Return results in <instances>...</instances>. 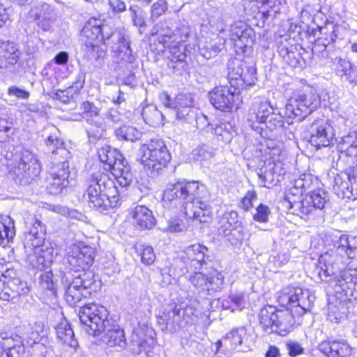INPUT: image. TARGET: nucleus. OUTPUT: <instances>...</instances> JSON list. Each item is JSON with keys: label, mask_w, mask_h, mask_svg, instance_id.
Here are the masks:
<instances>
[{"label": "nucleus", "mask_w": 357, "mask_h": 357, "mask_svg": "<svg viewBox=\"0 0 357 357\" xmlns=\"http://www.w3.org/2000/svg\"><path fill=\"white\" fill-rule=\"evenodd\" d=\"M285 346L288 351V354L291 357H296L301 354H304V348L301 346V344L294 340H287L285 342Z\"/></svg>", "instance_id": "62"}, {"label": "nucleus", "mask_w": 357, "mask_h": 357, "mask_svg": "<svg viewBox=\"0 0 357 357\" xmlns=\"http://www.w3.org/2000/svg\"><path fill=\"white\" fill-rule=\"evenodd\" d=\"M79 319L86 332L92 336H98L105 333L103 342L109 347L126 344L124 331L108 318L109 312L106 307L96 303H88L80 307Z\"/></svg>", "instance_id": "1"}, {"label": "nucleus", "mask_w": 357, "mask_h": 357, "mask_svg": "<svg viewBox=\"0 0 357 357\" xmlns=\"http://www.w3.org/2000/svg\"><path fill=\"white\" fill-rule=\"evenodd\" d=\"M45 145L46 152L51 154V162L55 163V158L57 157L58 163L68 162L71 158L70 152L64 147L63 140L60 137V133L56 128H51L50 130L45 135Z\"/></svg>", "instance_id": "18"}, {"label": "nucleus", "mask_w": 357, "mask_h": 357, "mask_svg": "<svg viewBox=\"0 0 357 357\" xmlns=\"http://www.w3.org/2000/svg\"><path fill=\"white\" fill-rule=\"evenodd\" d=\"M162 100L165 107L174 110L178 119L189 121L195 118L196 110L192 94L181 93L174 99H172L168 94H165Z\"/></svg>", "instance_id": "13"}, {"label": "nucleus", "mask_w": 357, "mask_h": 357, "mask_svg": "<svg viewBox=\"0 0 357 357\" xmlns=\"http://www.w3.org/2000/svg\"><path fill=\"white\" fill-rule=\"evenodd\" d=\"M245 335L246 330L244 327L236 328L228 333L224 339L230 341L231 345L238 346L242 344Z\"/></svg>", "instance_id": "55"}, {"label": "nucleus", "mask_w": 357, "mask_h": 357, "mask_svg": "<svg viewBox=\"0 0 357 357\" xmlns=\"http://www.w3.org/2000/svg\"><path fill=\"white\" fill-rule=\"evenodd\" d=\"M130 17L135 26L142 28L146 26L145 13L137 6H131L129 8Z\"/></svg>", "instance_id": "58"}, {"label": "nucleus", "mask_w": 357, "mask_h": 357, "mask_svg": "<svg viewBox=\"0 0 357 357\" xmlns=\"http://www.w3.org/2000/svg\"><path fill=\"white\" fill-rule=\"evenodd\" d=\"M280 54L289 65L296 66L298 63V59L296 56L297 54L292 50H289L287 47H282Z\"/></svg>", "instance_id": "64"}, {"label": "nucleus", "mask_w": 357, "mask_h": 357, "mask_svg": "<svg viewBox=\"0 0 357 357\" xmlns=\"http://www.w3.org/2000/svg\"><path fill=\"white\" fill-rule=\"evenodd\" d=\"M277 310L273 306L268 305L261 310L259 320L265 332L271 333L272 326H274L277 321Z\"/></svg>", "instance_id": "40"}, {"label": "nucleus", "mask_w": 357, "mask_h": 357, "mask_svg": "<svg viewBox=\"0 0 357 357\" xmlns=\"http://www.w3.org/2000/svg\"><path fill=\"white\" fill-rule=\"evenodd\" d=\"M192 153L195 160H208L213 157L214 149L209 144H202L194 149Z\"/></svg>", "instance_id": "52"}, {"label": "nucleus", "mask_w": 357, "mask_h": 357, "mask_svg": "<svg viewBox=\"0 0 357 357\" xmlns=\"http://www.w3.org/2000/svg\"><path fill=\"white\" fill-rule=\"evenodd\" d=\"M309 135L308 142L317 149L329 146L335 135L333 128L324 119L314 121L311 124Z\"/></svg>", "instance_id": "17"}, {"label": "nucleus", "mask_w": 357, "mask_h": 357, "mask_svg": "<svg viewBox=\"0 0 357 357\" xmlns=\"http://www.w3.org/2000/svg\"><path fill=\"white\" fill-rule=\"evenodd\" d=\"M190 38H194L192 29L188 25L182 24L174 31L172 45H176L177 47H179L181 45L182 47H186L185 49L181 50V52L185 53V51L189 45L184 43H185Z\"/></svg>", "instance_id": "41"}, {"label": "nucleus", "mask_w": 357, "mask_h": 357, "mask_svg": "<svg viewBox=\"0 0 357 357\" xmlns=\"http://www.w3.org/2000/svg\"><path fill=\"white\" fill-rule=\"evenodd\" d=\"M100 160L111 171L117 183L121 188L130 185L133 180L130 166L123 155L116 149L109 146L98 150Z\"/></svg>", "instance_id": "7"}, {"label": "nucleus", "mask_w": 357, "mask_h": 357, "mask_svg": "<svg viewBox=\"0 0 357 357\" xmlns=\"http://www.w3.org/2000/svg\"><path fill=\"white\" fill-rule=\"evenodd\" d=\"M54 14L55 13L51 6L42 1L35 3L31 6L29 12L30 17L35 20H39Z\"/></svg>", "instance_id": "48"}, {"label": "nucleus", "mask_w": 357, "mask_h": 357, "mask_svg": "<svg viewBox=\"0 0 357 357\" xmlns=\"http://www.w3.org/2000/svg\"><path fill=\"white\" fill-rule=\"evenodd\" d=\"M230 86H219L215 87L208 93L211 103L213 107L222 112H230L238 105L239 91L237 87L229 81Z\"/></svg>", "instance_id": "14"}, {"label": "nucleus", "mask_w": 357, "mask_h": 357, "mask_svg": "<svg viewBox=\"0 0 357 357\" xmlns=\"http://www.w3.org/2000/svg\"><path fill=\"white\" fill-rule=\"evenodd\" d=\"M328 201V193L322 189L314 190L304 198V208L302 209L301 217L310 213L314 208L323 209Z\"/></svg>", "instance_id": "28"}, {"label": "nucleus", "mask_w": 357, "mask_h": 357, "mask_svg": "<svg viewBox=\"0 0 357 357\" xmlns=\"http://www.w3.org/2000/svg\"><path fill=\"white\" fill-rule=\"evenodd\" d=\"M169 25V21H161L153 26L151 33L158 36L159 42L162 43L164 47L170 49L171 57L168 62V67L172 69V73L180 75L188 68L186 55L181 52V50L185 49L186 47L181 45L177 47L176 45H172L174 31Z\"/></svg>", "instance_id": "6"}, {"label": "nucleus", "mask_w": 357, "mask_h": 357, "mask_svg": "<svg viewBox=\"0 0 357 357\" xmlns=\"http://www.w3.org/2000/svg\"><path fill=\"white\" fill-rule=\"evenodd\" d=\"M341 151L349 157H353L357 161V132L349 133L342 139Z\"/></svg>", "instance_id": "47"}, {"label": "nucleus", "mask_w": 357, "mask_h": 357, "mask_svg": "<svg viewBox=\"0 0 357 357\" xmlns=\"http://www.w3.org/2000/svg\"><path fill=\"white\" fill-rule=\"evenodd\" d=\"M188 205L181 206L184 214L188 218H192L197 223H208L212 220V208L208 203L200 202L199 204L192 205L191 211L188 210Z\"/></svg>", "instance_id": "29"}, {"label": "nucleus", "mask_w": 357, "mask_h": 357, "mask_svg": "<svg viewBox=\"0 0 357 357\" xmlns=\"http://www.w3.org/2000/svg\"><path fill=\"white\" fill-rule=\"evenodd\" d=\"M75 273V274H71L69 272L68 275L70 278L73 277L83 289L91 288V286L95 282V274L91 269H77Z\"/></svg>", "instance_id": "45"}, {"label": "nucleus", "mask_w": 357, "mask_h": 357, "mask_svg": "<svg viewBox=\"0 0 357 357\" xmlns=\"http://www.w3.org/2000/svg\"><path fill=\"white\" fill-rule=\"evenodd\" d=\"M261 4L259 14L261 20L265 23L268 20H274L285 6V1L282 0H257Z\"/></svg>", "instance_id": "30"}, {"label": "nucleus", "mask_w": 357, "mask_h": 357, "mask_svg": "<svg viewBox=\"0 0 357 357\" xmlns=\"http://www.w3.org/2000/svg\"><path fill=\"white\" fill-rule=\"evenodd\" d=\"M81 113L79 116L86 123L102 119L100 109L96 105L89 101H84L80 105Z\"/></svg>", "instance_id": "43"}, {"label": "nucleus", "mask_w": 357, "mask_h": 357, "mask_svg": "<svg viewBox=\"0 0 357 357\" xmlns=\"http://www.w3.org/2000/svg\"><path fill=\"white\" fill-rule=\"evenodd\" d=\"M142 116L145 123L152 127L163 126L164 116L153 105H146L143 107Z\"/></svg>", "instance_id": "39"}, {"label": "nucleus", "mask_w": 357, "mask_h": 357, "mask_svg": "<svg viewBox=\"0 0 357 357\" xmlns=\"http://www.w3.org/2000/svg\"><path fill=\"white\" fill-rule=\"evenodd\" d=\"M54 273L52 269L46 271L40 275V280L43 284H45V287L55 292V287L57 282L61 280V283L66 288V300L70 305H75L82 300L83 294L82 292V287L79 285L74 278L71 282L70 276H67L60 269H55Z\"/></svg>", "instance_id": "10"}, {"label": "nucleus", "mask_w": 357, "mask_h": 357, "mask_svg": "<svg viewBox=\"0 0 357 357\" xmlns=\"http://www.w3.org/2000/svg\"><path fill=\"white\" fill-rule=\"evenodd\" d=\"M199 54L206 59H210L215 57L220 51L219 45L210 43H202L200 41L198 44Z\"/></svg>", "instance_id": "51"}, {"label": "nucleus", "mask_w": 357, "mask_h": 357, "mask_svg": "<svg viewBox=\"0 0 357 357\" xmlns=\"http://www.w3.org/2000/svg\"><path fill=\"white\" fill-rule=\"evenodd\" d=\"M124 114L116 108L109 109L104 114L102 119L105 121V126H109L111 123H119L123 121Z\"/></svg>", "instance_id": "56"}, {"label": "nucleus", "mask_w": 357, "mask_h": 357, "mask_svg": "<svg viewBox=\"0 0 357 357\" xmlns=\"http://www.w3.org/2000/svg\"><path fill=\"white\" fill-rule=\"evenodd\" d=\"M230 40L233 41L236 49L241 50L246 52L247 49L250 47L255 40L254 30L247 24L239 22L231 25L230 29Z\"/></svg>", "instance_id": "21"}, {"label": "nucleus", "mask_w": 357, "mask_h": 357, "mask_svg": "<svg viewBox=\"0 0 357 357\" xmlns=\"http://www.w3.org/2000/svg\"><path fill=\"white\" fill-rule=\"evenodd\" d=\"M302 100L305 103V107H307V109L311 114L321 105V99L319 96L312 91L309 92H302Z\"/></svg>", "instance_id": "50"}, {"label": "nucleus", "mask_w": 357, "mask_h": 357, "mask_svg": "<svg viewBox=\"0 0 357 357\" xmlns=\"http://www.w3.org/2000/svg\"><path fill=\"white\" fill-rule=\"evenodd\" d=\"M26 224L28 225L27 231L24 234V248L32 250L43 245L46 236V226L36 218H32Z\"/></svg>", "instance_id": "22"}, {"label": "nucleus", "mask_w": 357, "mask_h": 357, "mask_svg": "<svg viewBox=\"0 0 357 357\" xmlns=\"http://www.w3.org/2000/svg\"><path fill=\"white\" fill-rule=\"evenodd\" d=\"M86 185L91 207L105 211L117 206L119 190L107 174L101 172L93 173L86 178Z\"/></svg>", "instance_id": "2"}, {"label": "nucleus", "mask_w": 357, "mask_h": 357, "mask_svg": "<svg viewBox=\"0 0 357 357\" xmlns=\"http://www.w3.org/2000/svg\"><path fill=\"white\" fill-rule=\"evenodd\" d=\"M75 96H77L78 93L74 89V87H69L66 90H58L54 94V98L59 101L67 104L74 102Z\"/></svg>", "instance_id": "57"}, {"label": "nucleus", "mask_w": 357, "mask_h": 357, "mask_svg": "<svg viewBox=\"0 0 357 357\" xmlns=\"http://www.w3.org/2000/svg\"><path fill=\"white\" fill-rule=\"evenodd\" d=\"M339 31V26L331 24V30L329 33V36L325 38H320L317 39L312 49L313 54H321L323 58H327L328 53L327 47L332 43H335Z\"/></svg>", "instance_id": "35"}, {"label": "nucleus", "mask_w": 357, "mask_h": 357, "mask_svg": "<svg viewBox=\"0 0 357 357\" xmlns=\"http://www.w3.org/2000/svg\"><path fill=\"white\" fill-rule=\"evenodd\" d=\"M257 174L263 187L270 188L279 182L280 174L276 171V165L271 160L264 162V165L257 170Z\"/></svg>", "instance_id": "32"}, {"label": "nucleus", "mask_w": 357, "mask_h": 357, "mask_svg": "<svg viewBox=\"0 0 357 357\" xmlns=\"http://www.w3.org/2000/svg\"><path fill=\"white\" fill-rule=\"evenodd\" d=\"M335 247L339 254H345L349 259L357 257V236L342 234L335 242Z\"/></svg>", "instance_id": "33"}, {"label": "nucleus", "mask_w": 357, "mask_h": 357, "mask_svg": "<svg viewBox=\"0 0 357 357\" xmlns=\"http://www.w3.org/2000/svg\"><path fill=\"white\" fill-rule=\"evenodd\" d=\"M94 260V250L84 245H74L72 251L64 258L65 266L71 268L91 266Z\"/></svg>", "instance_id": "20"}, {"label": "nucleus", "mask_w": 357, "mask_h": 357, "mask_svg": "<svg viewBox=\"0 0 357 357\" xmlns=\"http://www.w3.org/2000/svg\"><path fill=\"white\" fill-rule=\"evenodd\" d=\"M310 114L307 107L302 100L301 91L295 92L288 99L285 106L286 121L288 124L293 123V119L301 121Z\"/></svg>", "instance_id": "23"}, {"label": "nucleus", "mask_w": 357, "mask_h": 357, "mask_svg": "<svg viewBox=\"0 0 357 357\" xmlns=\"http://www.w3.org/2000/svg\"><path fill=\"white\" fill-rule=\"evenodd\" d=\"M110 27L107 25H100L96 19H91L85 23L81 31V40L82 43L89 42L100 43L106 42V36L108 35Z\"/></svg>", "instance_id": "24"}, {"label": "nucleus", "mask_w": 357, "mask_h": 357, "mask_svg": "<svg viewBox=\"0 0 357 357\" xmlns=\"http://www.w3.org/2000/svg\"><path fill=\"white\" fill-rule=\"evenodd\" d=\"M20 52L17 45L10 41H3L0 44V68H6L18 61Z\"/></svg>", "instance_id": "31"}, {"label": "nucleus", "mask_w": 357, "mask_h": 357, "mask_svg": "<svg viewBox=\"0 0 357 357\" xmlns=\"http://www.w3.org/2000/svg\"><path fill=\"white\" fill-rule=\"evenodd\" d=\"M303 194V189L289 188L287 191L284 200L289 204V209H292V213L300 216L302 209L305 207L304 199H300L301 196Z\"/></svg>", "instance_id": "36"}, {"label": "nucleus", "mask_w": 357, "mask_h": 357, "mask_svg": "<svg viewBox=\"0 0 357 357\" xmlns=\"http://www.w3.org/2000/svg\"><path fill=\"white\" fill-rule=\"evenodd\" d=\"M270 213L271 211L269 207L263 204H260L256 208V213L253 215V219L259 222H267Z\"/></svg>", "instance_id": "60"}, {"label": "nucleus", "mask_w": 357, "mask_h": 357, "mask_svg": "<svg viewBox=\"0 0 357 357\" xmlns=\"http://www.w3.org/2000/svg\"><path fill=\"white\" fill-rule=\"evenodd\" d=\"M165 197L170 201H175V204L184 205L199 204L200 202L208 203L210 193L204 185L197 182H177L165 192Z\"/></svg>", "instance_id": "5"}, {"label": "nucleus", "mask_w": 357, "mask_h": 357, "mask_svg": "<svg viewBox=\"0 0 357 357\" xmlns=\"http://www.w3.org/2000/svg\"><path fill=\"white\" fill-rule=\"evenodd\" d=\"M55 163H52L50 169V177L47 178V190L50 194L58 195L62 192L70 184L69 162L58 163L57 157Z\"/></svg>", "instance_id": "15"}, {"label": "nucleus", "mask_w": 357, "mask_h": 357, "mask_svg": "<svg viewBox=\"0 0 357 357\" xmlns=\"http://www.w3.org/2000/svg\"><path fill=\"white\" fill-rule=\"evenodd\" d=\"M181 310V304L172 303L157 317L158 324L162 331L176 333L185 326Z\"/></svg>", "instance_id": "19"}, {"label": "nucleus", "mask_w": 357, "mask_h": 357, "mask_svg": "<svg viewBox=\"0 0 357 357\" xmlns=\"http://www.w3.org/2000/svg\"><path fill=\"white\" fill-rule=\"evenodd\" d=\"M82 51L86 59L90 61L95 60L100 63L106 55L105 50L99 46V43L89 42L83 43Z\"/></svg>", "instance_id": "42"}, {"label": "nucleus", "mask_w": 357, "mask_h": 357, "mask_svg": "<svg viewBox=\"0 0 357 357\" xmlns=\"http://www.w3.org/2000/svg\"><path fill=\"white\" fill-rule=\"evenodd\" d=\"M132 224L139 229H151L156 223L153 212L144 205H137L130 211Z\"/></svg>", "instance_id": "26"}, {"label": "nucleus", "mask_w": 357, "mask_h": 357, "mask_svg": "<svg viewBox=\"0 0 357 357\" xmlns=\"http://www.w3.org/2000/svg\"><path fill=\"white\" fill-rule=\"evenodd\" d=\"M55 330L56 337L62 344H68L74 349L78 347V342L74 338V332L68 323H60Z\"/></svg>", "instance_id": "38"}, {"label": "nucleus", "mask_w": 357, "mask_h": 357, "mask_svg": "<svg viewBox=\"0 0 357 357\" xmlns=\"http://www.w3.org/2000/svg\"><path fill=\"white\" fill-rule=\"evenodd\" d=\"M40 165L36 156L29 150H24L18 166L14 169L15 182L27 185L34 180L40 172Z\"/></svg>", "instance_id": "12"}, {"label": "nucleus", "mask_w": 357, "mask_h": 357, "mask_svg": "<svg viewBox=\"0 0 357 357\" xmlns=\"http://www.w3.org/2000/svg\"><path fill=\"white\" fill-rule=\"evenodd\" d=\"M318 276L334 288L339 299L357 300V269H319Z\"/></svg>", "instance_id": "3"}, {"label": "nucleus", "mask_w": 357, "mask_h": 357, "mask_svg": "<svg viewBox=\"0 0 357 357\" xmlns=\"http://www.w3.org/2000/svg\"><path fill=\"white\" fill-rule=\"evenodd\" d=\"M20 345H24L20 335L16 334L9 335L7 333H0V349L7 351Z\"/></svg>", "instance_id": "49"}, {"label": "nucleus", "mask_w": 357, "mask_h": 357, "mask_svg": "<svg viewBox=\"0 0 357 357\" xmlns=\"http://www.w3.org/2000/svg\"><path fill=\"white\" fill-rule=\"evenodd\" d=\"M217 235L234 245L243 241L244 229L237 212L227 211L220 218Z\"/></svg>", "instance_id": "11"}, {"label": "nucleus", "mask_w": 357, "mask_h": 357, "mask_svg": "<svg viewBox=\"0 0 357 357\" xmlns=\"http://www.w3.org/2000/svg\"><path fill=\"white\" fill-rule=\"evenodd\" d=\"M275 110L269 101H255L247 114L248 126L259 134H261L263 126L271 130H282L286 116L276 114Z\"/></svg>", "instance_id": "4"}, {"label": "nucleus", "mask_w": 357, "mask_h": 357, "mask_svg": "<svg viewBox=\"0 0 357 357\" xmlns=\"http://www.w3.org/2000/svg\"><path fill=\"white\" fill-rule=\"evenodd\" d=\"M333 62L335 66L337 75L343 79L347 72L349 71L352 64L349 61L341 57H335Z\"/></svg>", "instance_id": "59"}, {"label": "nucleus", "mask_w": 357, "mask_h": 357, "mask_svg": "<svg viewBox=\"0 0 357 357\" xmlns=\"http://www.w3.org/2000/svg\"><path fill=\"white\" fill-rule=\"evenodd\" d=\"M296 315L294 312V310L291 309H287V311H278L277 310V321L275 323L283 324V325L287 324H291L294 325V317Z\"/></svg>", "instance_id": "61"}, {"label": "nucleus", "mask_w": 357, "mask_h": 357, "mask_svg": "<svg viewBox=\"0 0 357 357\" xmlns=\"http://www.w3.org/2000/svg\"><path fill=\"white\" fill-rule=\"evenodd\" d=\"M238 77L234 76V73H227L228 79L233 82V85L238 88L245 86H253L257 80V70L254 66H247L243 63L237 65Z\"/></svg>", "instance_id": "27"}, {"label": "nucleus", "mask_w": 357, "mask_h": 357, "mask_svg": "<svg viewBox=\"0 0 357 357\" xmlns=\"http://www.w3.org/2000/svg\"><path fill=\"white\" fill-rule=\"evenodd\" d=\"M115 136L120 141L135 142L141 138V132L135 127L123 125L114 130Z\"/></svg>", "instance_id": "44"}, {"label": "nucleus", "mask_w": 357, "mask_h": 357, "mask_svg": "<svg viewBox=\"0 0 357 357\" xmlns=\"http://www.w3.org/2000/svg\"><path fill=\"white\" fill-rule=\"evenodd\" d=\"M347 302L339 299L329 303L327 308V319L335 323H340L346 319L349 312Z\"/></svg>", "instance_id": "34"}, {"label": "nucleus", "mask_w": 357, "mask_h": 357, "mask_svg": "<svg viewBox=\"0 0 357 357\" xmlns=\"http://www.w3.org/2000/svg\"><path fill=\"white\" fill-rule=\"evenodd\" d=\"M167 10V1L166 0H158L151 7L150 20L155 22L158 17L164 15Z\"/></svg>", "instance_id": "54"}, {"label": "nucleus", "mask_w": 357, "mask_h": 357, "mask_svg": "<svg viewBox=\"0 0 357 357\" xmlns=\"http://www.w3.org/2000/svg\"><path fill=\"white\" fill-rule=\"evenodd\" d=\"M318 349L327 357H350L353 354V348L344 340L323 341Z\"/></svg>", "instance_id": "25"}, {"label": "nucleus", "mask_w": 357, "mask_h": 357, "mask_svg": "<svg viewBox=\"0 0 357 357\" xmlns=\"http://www.w3.org/2000/svg\"><path fill=\"white\" fill-rule=\"evenodd\" d=\"M109 36H106L105 45L109 46L112 51L118 54V56L126 62L132 63L135 61V56L130 48V36L125 31H115L111 28Z\"/></svg>", "instance_id": "16"}, {"label": "nucleus", "mask_w": 357, "mask_h": 357, "mask_svg": "<svg viewBox=\"0 0 357 357\" xmlns=\"http://www.w3.org/2000/svg\"><path fill=\"white\" fill-rule=\"evenodd\" d=\"M278 301L282 306L291 309L297 316H301L310 310L315 301V296L307 289L289 285L279 291Z\"/></svg>", "instance_id": "8"}, {"label": "nucleus", "mask_w": 357, "mask_h": 357, "mask_svg": "<svg viewBox=\"0 0 357 357\" xmlns=\"http://www.w3.org/2000/svg\"><path fill=\"white\" fill-rule=\"evenodd\" d=\"M105 121L101 119L87 123L89 126L85 130L91 142H95L103 136L107 128Z\"/></svg>", "instance_id": "46"}, {"label": "nucleus", "mask_w": 357, "mask_h": 357, "mask_svg": "<svg viewBox=\"0 0 357 357\" xmlns=\"http://www.w3.org/2000/svg\"><path fill=\"white\" fill-rule=\"evenodd\" d=\"M15 235L13 220L8 217L0 218V245L5 248L8 245Z\"/></svg>", "instance_id": "37"}, {"label": "nucleus", "mask_w": 357, "mask_h": 357, "mask_svg": "<svg viewBox=\"0 0 357 357\" xmlns=\"http://www.w3.org/2000/svg\"><path fill=\"white\" fill-rule=\"evenodd\" d=\"M141 162L144 167L151 172H158L166 167L172 156L165 142L160 138L151 139L148 144H143Z\"/></svg>", "instance_id": "9"}, {"label": "nucleus", "mask_w": 357, "mask_h": 357, "mask_svg": "<svg viewBox=\"0 0 357 357\" xmlns=\"http://www.w3.org/2000/svg\"><path fill=\"white\" fill-rule=\"evenodd\" d=\"M346 179L349 180L350 183H351V178L349 174L344 175L337 174L333 180V190L335 191H340L344 195H345L347 192H351L349 190L348 181Z\"/></svg>", "instance_id": "53"}, {"label": "nucleus", "mask_w": 357, "mask_h": 357, "mask_svg": "<svg viewBox=\"0 0 357 357\" xmlns=\"http://www.w3.org/2000/svg\"><path fill=\"white\" fill-rule=\"evenodd\" d=\"M207 132H210L214 135L222 137V139L225 141H229L231 137V135L229 130L227 128V126L225 124H220L218 126H215L213 127L212 125L210 127V130L208 129Z\"/></svg>", "instance_id": "63"}]
</instances>
